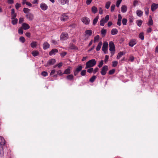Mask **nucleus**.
I'll list each match as a JSON object with an SVG mask.
<instances>
[{"label": "nucleus", "mask_w": 158, "mask_h": 158, "mask_svg": "<svg viewBox=\"0 0 158 158\" xmlns=\"http://www.w3.org/2000/svg\"><path fill=\"white\" fill-rule=\"evenodd\" d=\"M16 14L15 13V10L12 9L11 10V19H13L16 17Z\"/></svg>", "instance_id": "18"}, {"label": "nucleus", "mask_w": 158, "mask_h": 158, "mask_svg": "<svg viewBox=\"0 0 158 158\" xmlns=\"http://www.w3.org/2000/svg\"><path fill=\"white\" fill-rule=\"evenodd\" d=\"M19 41L23 43H24L25 41V38L21 36L19 38Z\"/></svg>", "instance_id": "42"}, {"label": "nucleus", "mask_w": 158, "mask_h": 158, "mask_svg": "<svg viewBox=\"0 0 158 158\" xmlns=\"http://www.w3.org/2000/svg\"><path fill=\"white\" fill-rule=\"evenodd\" d=\"M108 69V67L107 65L104 66L102 69L101 73L102 75L104 76L106 75L107 71Z\"/></svg>", "instance_id": "3"}, {"label": "nucleus", "mask_w": 158, "mask_h": 158, "mask_svg": "<svg viewBox=\"0 0 158 158\" xmlns=\"http://www.w3.org/2000/svg\"><path fill=\"white\" fill-rule=\"evenodd\" d=\"M101 33L102 35H103L104 36H105L106 32V29H102L101 31Z\"/></svg>", "instance_id": "45"}, {"label": "nucleus", "mask_w": 158, "mask_h": 158, "mask_svg": "<svg viewBox=\"0 0 158 158\" xmlns=\"http://www.w3.org/2000/svg\"><path fill=\"white\" fill-rule=\"evenodd\" d=\"M31 54L33 56L35 57L38 55L39 53L37 51H33L31 52Z\"/></svg>", "instance_id": "31"}, {"label": "nucleus", "mask_w": 158, "mask_h": 158, "mask_svg": "<svg viewBox=\"0 0 158 158\" xmlns=\"http://www.w3.org/2000/svg\"><path fill=\"white\" fill-rule=\"evenodd\" d=\"M24 21V19L23 18H20L19 19V23L21 24Z\"/></svg>", "instance_id": "61"}, {"label": "nucleus", "mask_w": 158, "mask_h": 158, "mask_svg": "<svg viewBox=\"0 0 158 158\" xmlns=\"http://www.w3.org/2000/svg\"><path fill=\"white\" fill-rule=\"evenodd\" d=\"M109 56L108 55H106L105 58L104 62L105 64H106L108 61Z\"/></svg>", "instance_id": "54"}, {"label": "nucleus", "mask_w": 158, "mask_h": 158, "mask_svg": "<svg viewBox=\"0 0 158 158\" xmlns=\"http://www.w3.org/2000/svg\"><path fill=\"white\" fill-rule=\"evenodd\" d=\"M67 54V52H63L60 54L61 56L64 57Z\"/></svg>", "instance_id": "64"}, {"label": "nucleus", "mask_w": 158, "mask_h": 158, "mask_svg": "<svg viewBox=\"0 0 158 158\" xmlns=\"http://www.w3.org/2000/svg\"><path fill=\"white\" fill-rule=\"evenodd\" d=\"M69 48L71 49H77V48L76 47V46L73 44H70Z\"/></svg>", "instance_id": "39"}, {"label": "nucleus", "mask_w": 158, "mask_h": 158, "mask_svg": "<svg viewBox=\"0 0 158 158\" xmlns=\"http://www.w3.org/2000/svg\"><path fill=\"white\" fill-rule=\"evenodd\" d=\"M99 69L98 67L95 68L93 70V73L94 74H95L98 70Z\"/></svg>", "instance_id": "60"}, {"label": "nucleus", "mask_w": 158, "mask_h": 158, "mask_svg": "<svg viewBox=\"0 0 158 158\" xmlns=\"http://www.w3.org/2000/svg\"><path fill=\"white\" fill-rule=\"evenodd\" d=\"M40 7L41 8L44 10H45L48 9L47 5L44 3H42L40 4Z\"/></svg>", "instance_id": "13"}, {"label": "nucleus", "mask_w": 158, "mask_h": 158, "mask_svg": "<svg viewBox=\"0 0 158 158\" xmlns=\"http://www.w3.org/2000/svg\"><path fill=\"white\" fill-rule=\"evenodd\" d=\"M23 28L22 27L19 28L18 29V33L19 34L22 35L23 34Z\"/></svg>", "instance_id": "40"}, {"label": "nucleus", "mask_w": 158, "mask_h": 158, "mask_svg": "<svg viewBox=\"0 0 158 158\" xmlns=\"http://www.w3.org/2000/svg\"><path fill=\"white\" fill-rule=\"evenodd\" d=\"M56 62V60L54 59H51L48 61L46 66H47L54 64Z\"/></svg>", "instance_id": "6"}, {"label": "nucleus", "mask_w": 158, "mask_h": 158, "mask_svg": "<svg viewBox=\"0 0 158 158\" xmlns=\"http://www.w3.org/2000/svg\"><path fill=\"white\" fill-rule=\"evenodd\" d=\"M85 35H88L89 36H91L92 35V31L91 30H87L85 31Z\"/></svg>", "instance_id": "25"}, {"label": "nucleus", "mask_w": 158, "mask_h": 158, "mask_svg": "<svg viewBox=\"0 0 158 158\" xmlns=\"http://www.w3.org/2000/svg\"><path fill=\"white\" fill-rule=\"evenodd\" d=\"M96 78V77L95 76H93L89 79V81L91 82H93Z\"/></svg>", "instance_id": "36"}, {"label": "nucleus", "mask_w": 158, "mask_h": 158, "mask_svg": "<svg viewBox=\"0 0 158 158\" xmlns=\"http://www.w3.org/2000/svg\"><path fill=\"white\" fill-rule=\"evenodd\" d=\"M30 10L27 8H24L23 9V11L25 13H27L30 11Z\"/></svg>", "instance_id": "43"}, {"label": "nucleus", "mask_w": 158, "mask_h": 158, "mask_svg": "<svg viewBox=\"0 0 158 158\" xmlns=\"http://www.w3.org/2000/svg\"><path fill=\"white\" fill-rule=\"evenodd\" d=\"M91 10L93 13L95 14L98 11V9L95 6H93L91 8Z\"/></svg>", "instance_id": "28"}, {"label": "nucleus", "mask_w": 158, "mask_h": 158, "mask_svg": "<svg viewBox=\"0 0 158 158\" xmlns=\"http://www.w3.org/2000/svg\"><path fill=\"white\" fill-rule=\"evenodd\" d=\"M149 8L148 7H146L144 9L145 14L147 15L149 14Z\"/></svg>", "instance_id": "57"}, {"label": "nucleus", "mask_w": 158, "mask_h": 158, "mask_svg": "<svg viewBox=\"0 0 158 158\" xmlns=\"http://www.w3.org/2000/svg\"><path fill=\"white\" fill-rule=\"evenodd\" d=\"M82 69V66L81 65H79L78 66V67H77L76 69L74 70V74L75 76H76L77 75L78 73Z\"/></svg>", "instance_id": "5"}, {"label": "nucleus", "mask_w": 158, "mask_h": 158, "mask_svg": "<svg viewBox=\"0 0 158 158\" xmlns=\"http://www.w3.org/2000/svg\"><path fill=\"white\" fill-rule=\"evenodd\" d=\"M103 64V60H102L100 62L99 64L98 65V66L99 68H101Z\"/></svg>", "instance_id": "55"}, {"label": "nucleus", "mask_w": 158, "mask_h": 158, "mask_svg": "<svg viewBox=\"0 0 158 158\" xmlns=\"http://www.w3.org/2000/svg\"><path fill=\"white\" fill-rule=\"evenodd\" d=\"M136 14L137 16L140 17L143 15V12L140 10H137L136 11Z\"/></svg>", "instance_id": "34"}, {"label": "nucleus", "mask_w": 158, "mask_h": 158, "mask_svg": "<svg viewBox=\"0 0 158 158\" xmlns=\"http://www.w3.org/2000/svg\"><path fill=\"white\" fill-rule=\"evenodd\" d=\"M153 24V21L152 20V18L151 17V16L150 17L149 19V21L148 22V24L149 26L152 25Z\"/></svg>", "instance_id": "33"}, {"label": "nucleus", "mask_w": 158, "mask_h": 158, "mask_svg": "<svg viewBox=\"0 0 158 158\" xmlns=\"http://www.w3.org/2000/svg\"><path fill=\"white\" fill-rule=\"evenodd\" d=\"M5 140L4 138L2 136H0V144L1 148H2V146H4L5 144Z\"/></svg>", "instance_id": "14"}, {"label": "nucleus", "mask_w": 158, "mask_h": 158, "mask_svg": "<svg viewBox=\"0 0 158 158\" xmlns=\"http://www.w3.org/2000/svg\"><path fill=\"white\" fill-rule=\"evenodd\" d=\"M109 50L111 52H114L115 51V47L114 43L112 41H110L109 43Z\"/></svg>", "instance_id": "4"}, {"label": "nucleus", "mask_w": 158, "mask_h": 158, "mask_svg": "<svg viewBox=\"0 0 158 158\" xmlns=\"http://www.w3.org/2000/svg\"><path fill=\"white\" fill-rule=\"evenodd\" d=\"M99 16L98 15L94 19L93 21V24L94 25H95L97 23L99 19Z\"/></svg>", "instance_id": "30"}, {"label": "nucleus", "mask_w": 158, "mask_h": 158, "mask_svg": "<svg viewBox=\"0 0 158 158\" xmlns=\"http://www.w3.org/2000/svg\"><path fill=\"white\" fill-rule=\"evenodd\" d=\"M21 6V4L18 3H17L15 5V7L17 10H18Z\"/></svg>", "instance_id": "47"}, {"label": "nucleus", "mask_w": 158, "mask_h": 158, "mask_svg": "<svg viewBox=\"0 0 158 158\" xmlns=\"http://www.w3.org/2000/svg\"><path fill=\"white\" fill-rule=\"evenodd\" d=\"M122 19V17L120 14H118V19L117 22V24L120 26L121 25V21Z\"/></svg>", "instance_id": "19"}, {"label": "nucleus", "mask_w": 158, "mask_h": 158, "mask_svg": "<svg viewBox=\"0 0 158 158\" xmlns=\"http://www.w3.org/2000/svg\"><path fill=\"white\" fill-rule=\"evenodd\" d=\"M68 19V17L67 15L64 14L62 15L60 17V19L61 21H65Z\"/></svg>", "instance_id": "17"}, {"label": "nucleus", "mask_w": 158, "mask_h": 158, "mask_svg": "<svg viewBox=\"0 0 158 158\" xmlns=\"http://www.w3.org/2000/svg\"><path fill=\"white\" fill-rule=\"evenodd\" d=\"M4 152L3 149L2 148H1V149L0 151V156L1 157L3 156Z\"/></svg>", "instance_id": "49"}, {"label": "nucleus", "mask_w": 158, "mask_h": 158, "mask_svg": "<svg viewBox=\"0 0 158 158\" xmlns=\"http://www.w3.org/2000/svg\"><path fill=\"white\" fill-rule=\"evenodd\" d=\"M102 45V42H100L98 43V46L96 48V50L98 51L100 50Z\"/></svg>", "instance_id": "26"}, {"label": "nucleus", "mask_w": 158, "mask_h": 158, "mask_svg": "<svg viewBox=\"0 0 158 158\" xmlns=\"http://www.w3.org/2000/svg\"><path fill=\"white\" fill-rule=\"evenodd\" d=\"M142 23L143 21L140 19L136 21L137 25L139 27L141 26Z\"/></svg>", "instance_id": "37"}, {"label": "nucleus", "mask_w": 158, "mask_h": 158, "mask_svg": "<svg viewBox=\"0 0 158 158\" xmlns=\"http://www.w3.org/2000/svg\"><path fill=\"white\" fill-rule=\"evenodd\" d=\"M139 37L142 40L144 39V33L143 32H141L139 35Z\"/></svg>", "instance_id": "32"}, {"label": "nucleus", "mask_w": 158, "mask_h": 158, "mask_svg": "<svg viewBox=\"0 0 158 158\" xmlns=\"http://www.w3.org/2000/svg\"><path fill=\"white\" fill-rule=\"evenodd\" d=\"M58 52V50L56 49H52L49 53V55L50 56L53 55L55 54V53H57Z\"/></svg>", "instance_id": "22"}, {"label": "nucleus", "mask_w": 158, "mask_h": 158, "mask_svg": "<svg viewBox=\"0 0 158 158\" xmlns=\"http://www.w3.org/2000/svg\"><path fill=\"white\" fill-rule=\"evenodd\" d=\"M66 79L69 80H72L74 79V77L72 74H70L67 76Z\"/></svg>", "instance_id": "29"}, {"label": "nucleus", "mask_w": 158, "mask_h": 158, "mask_svg": "<svg viewBox=\"0 0 158 158\" xmlns=\"http://www.w3.org/2000/svg\"><path fill=\"white\" fill-rule=\"evenodd\" d=\"M58 3L61 5H64L69 3V0H57Z\"/></svg>", "instance_id": "9"}, {"label": "nucleus", "mask_w": 158, "mask_h": 158, "mask_svg": "<svg viewBox=\"0 0 158 158\" xmlns=\"http://www.w3.org/2000/svg\"><path fill=\"white\" fill-rule=\"evenodd\" d=\"M137 43L136 40L135 39L131 40L129 42V45L131 47H133Z\"/></svg>", "instance_id": "10"}, {"label": "nucleus", "mask_w": 158, "mask_h": 158, "mask_svg": "<svg viewBox=\"0 0 158 158\" xmlns=\"http://www.w3.org/2000/svg\"><path fill=\"white\" fill-rule=\"evenodd\" d=\"M22 27L24 30H26L30 28V26L29 25L25 23H22Z\"/></svg>", "instance_id": "15"}, {"label": "nucleus", "mask_w": 158, "mask_h": 158, "mask_svg": "<svg viewBox=\"0 0 158 158\" xmlns=\"http://www.w3.org/2000/svg\"><path fill=\"white\" fill-rule=\"evenodd\" d=\"M99 13L100 14H102L103 13V9L101 7H99Z\"/></svg>", "instance_id": "63"}, {"label": "nucleus", "mask_w": 158, "mask_h": 158, "mask_svg": "<svg viewBox=\"0 0 158 158\" xmlns=\"http://www.w3.org/2000/svg\"><path fill=\"white\" fill-rule=\"evenodd\" d=\"M127 19H126L124 18L122 20V23L123 25H126L127 24Z\"/></svg>", "instance_id": "44"}, {"label": "nucleus", "mask_w": 158, "mask_h": 158, "mask_svg": "<svg viewBox=\"0 0 158 158\" xmlns=\"http://www.w3.org/2000/svg\"><path fill=\"white\" fill-rule=\"evenodd\" d=\"M138 4V1L135 0L133 2V5L134 6H135Z\"/></svg>", "instance_id": "62"}, {"label": "nucleus", "mask_w": 158, "mask_h": 158, "mask_svg": "<svg viewBox=\"0 0 158 158\" xmlns=\"http://www.w3.org/2000/svg\"><path fill=\"white\" fill-rule=\"evenodd\" d=\"M109 16L108 15H106L105 18H102L100 21V25L101 26H104L105 23H106L109 20Z\"/></svg>", "instance_id": "2"}, {"label": "nucleus", "mask_w": 158, "mask_h": 158, "mask_svg": "<svg viewBox=\"0 0 158 158\" xmlns=\"http://www.w3.org/2000/svg\"><path fill=\"white\" fill-rule=\"evenodd\" d=\"M26 16L29 21L32 20L34 17L33 15L31 13H28L26 15Z\"/></svg>", "instance_id": "8"}, {"label": "nucleus", "mask_w": 158, "mask_h": 158, "mask_svg": "<svg viewBox=\"0 0 158 158\" xmlns=\"http://www.w3.org/2000/svg\"><path fill=\"white\" fill-rule=\"evenodd\" d=\"M110 4H111V2H110L108 1V2H107L106 3V4L105 5V8L107 9H109L110 6Z\"/></svg>", "instance_id": "41"}, {"label": "nucleus", "mask_w": 158, "mask_h": 158, "mask_svg": "<svg viewBox=\"0 0 158 158\" xmlns=\"http://www.w3.org/2000/svg\"><path fill=\"white\" fill-rule=\"evenodd\" d=\"M41 75L44 76L46 77L48 75V73L46 71H43L41 73Z\"/></svg>", "instance_id": "53"}, {"label": "nucleus", "mask_w": 158, "mask_h": 158, "mask_svg": "<svg viewBox=\"0 0 158 158\" xmlns=\"http://www.w3.org/2000/svg\"><path fill=\"white\" fill-rule=\"evenodd\" d=\"M70 73V69H69L68 68L65 69V70L64 71V73H63L64 74H68Z\"/></svg>", "instance_id": "38"}, {"label": "nucleus", "mask_w": 158, "mask_h": 158, "mask_svg": "<svg viewBox=\"0 0 158 158\" xmlns=\"http://www.w3.org/2000/svg\"><path fill=\"white\" fill-rule=\"evenodd\" d=\"M122 1V0H117L116 3V6L117 7H118L119 6L121 2Z\"/></svg>", "instance_id": "50"}, {"label": "nucleus", "mask_w": 158, "mask_h": 158, "mask_svg": "<svg viewBox=\"0 0 158 158\" xmlns=\"http://www.w3.org/2000/svg\"><path fill=\"white\" fill-rule=\"evenodd\" d=\"M30 45L32 48H36L37 46V42L36 41H32Z\"/></svg>", "instance_id": "24"}, {"label": "nucleus", "mask_w": 158, "mask_h": 158, "mask_svg": "<svg viewBox=\"0 0 158 158\" xmlns=\"http://www.w3.org/2000/svg\"><path fill=\"white\" fill-rule=\"evenodd\" d=\"M118 30L116 28L113 29L111 31V34L112 35H114L117 34Z\"/></svg>", "instance_id": "27"}, {"label": "nucleus", "mask_w": 158, "mask_h": 158, "mask_svg": "<svg viewBox=\"0 0 158 158\" xmlns=\"http://www.w3.org/2000/svg\"><path fill=\"white\" fill-rule=\"evenodd\" d=\"M127 10V6L125 5H123L121 7V11L123 13H125Z\"/></svg>", "instance_id": "21"}, {"label": "nucleus", "mask_w": 158, "mask_h": 158, "mask_svg": "<svg viewBox=\"0 0 158 158\" xmlns=\"http://www.w3.org/2000/svg\"><path fill=\"white\" fill-rule=\"evenodd\" d=\"M99 35H97L95 36L94 38V42L95 43L96 42H97L99 40Z\"/></svg>", "instance_id": "48"}, {"label": "nucleus", "mask_w": 158, "mask_h": 158, "mask_svg": "<svg viewBox=\"0 0 158 158\" xmlns=\"http://www.w3.org/2000/svg\"><path fill=\"white\" fill-rule=\"evenodd\" d=\"M115 72V69H113L111 70H110L109 72L108 73L109 75H112Z\"/></svg>", "instance_id": "46"}, {"label": "nucleus", "mask_w": 158, "mask_h": 158, "mask_svg": "<svg viewBox=\"0 0 158 158\" xmlns=\"http://www.w3.org/2000/svg\"><path fill=\"white\" fill-rule=\"evenodd\" d=\"M158 8V4L153 3L152 4L151 6V9L152 11H154Z\"/></svg>", "instance_id": "12"}, {"label": "nucleus", "mask_w": 158, "mask_h": 158, "mask_svg": "<svg viewBox=\"0 0 158 158\" xmlns=\"http://www.w3.org/2000/svg\"><path fill=\"white\" fill-rule=\"evenodd\" d=\"M57 75H59L60 76H61L63 74H64L63 73H62V71L61 70H59L58 71H57Z\"/></svg>", "instance_id": "59"}, {"label": "nucleus", "mask_w": 158, "mask_h": 158, "mask_svg": "<svg viewBox=\"0 0 158 158\" xmlns=\"http://www.w3.org/2000/svg\"><path fill=\"white\" fill-rule=\"evenodd\" d=\"M50 47V44L47 42H44L43 44V48L44 50L49 48Z\"/></svg>", "instance_id": "20"}, {"label": "nucleus", "mask_w": 158, "mask_h": 158, "mask_svg": "<svg viewBox=\"0 0 158 158\" xmlns=\"http://www.w3.org/2000/svg\"><path fill=\"white\" fill-rule=\"evenodd\" d=\"M125 53L123 52H119L117 55V59H119L123 55H124Z\"/></svg>", "instance_id": "23"}, {"label": "nucleus", "mask_w": 158, "mask_h": 158, "mask_svg": "<svg viewBox=\"0 0 158 158\" xmlns=\"http://www.w3.org/2000/svg\"><path fill=\"white\" fill-rule=\"evenodd\" d=\"M81 21L83 23L86 25L89 24L90 22L89 19L86 17L82 18L81 19Z\"/></svg>", "instance_id": "7"}, {"label": "nucleus", "mask_w": 158, "mask_h": 158, "mask_svg": "<svg viewBox=\"0 0 158 158\" xmlns=\"http://www.w3.org/2000/svg\"><path fill=\"white\" fill-rule=\"evenodd\" d=\"M108 43L107 42H104L103 44V46L102 47V51H105L106 50H107L108 48Z\"/></svg>", "instance_id": "16"}, {"label": "nucleus", "mask_w": 158, "mask_h": 158, "mask_svg": "<svg viewBox=\"0 0 158 158\" xmlns=\"http://www.w3.org/2000/svg\"><path fill=\"white\" fill-rule=\"evenodd\" d=\"M86 73V70H83L81 72V74L82 76H84L85 75Z\"/></svg>", "instance_id": "51"}, {"label": "nucleus", "mask_w": 158, "mask_h": 158, "mask_svg": "<svg viewBox=\"0 0 158 158\" xmlns=\"http://www.w3.org/2000/svg\"><path fill=\"white\" fill-rule=\"evenodd\" d=\"M96 64V61L95 59H92L87 61L86 63L85 69L93 67Z\"/></svg>", "instance_id": "1"}, {"label": "nucleus", "mask_w": 158, "mask_h": 158, "mask_svg": "<svg viewBox=\"0 0 158 158\" xmlns=\"http://www.w3.org/2000/svg\"><path fill=\"white\" fill-rule=\"evenodd\" d=\"M90 68L87 69V71L89 73H92L93 71V68Z\"/></svg>", "instance_id": "52"}, {"label": "nucleus", "mask_w": 158, "mask_h": 158, "mask_svg": "<svg viewBox=\"0 0 158 158\" xmlns=\"http://www.w3.org/2000/svg\"><path fill=\"white\" fill-rule=\"evenodd\" d=\"M18 21V19L16 18H15V19H12L11 23L13 25H15L17 23Z\"/></svg>", "instance_id": "35"}, {"label": "nucleus", "mask_w": 158, "mask_h": 158, "mask_svg": "<svg viewBox=\"0 0 158 158\" xmlns=\"http://www.w3.org/2000/svg\"><path fill=\"white\" fill-rule=\"evenodd\" d=\"M68 37V35L67 33H62L60 35V39L61 40H64L67 39Z\"/></svg>", "instance_id": "11"}, {"label": "nucleus", "mask_w": 158, "mask_h": 158, "mask_svg": "<svg viewBox=\"0 0 158 158\" xmlns=\"http://www.w3.org/2000/svg\"><path fill=\"white\" fill-rule=\"evenodd\" d=\"M115 6V5H114V4L112 5L111 6L110 10H111V12H113L114 10Z\"/></svg>", "instance_id": "58"}, {"label": "nucleus", "mask_w": 158, "mask_h": 158, "mask_svg": "<svg viewBox=\"0 0 158 158\" xmlns=\"http://www.w3.org/2000/svg\"><path fill=\"white\" fill-rule=\"evenodd\" d=\"M118 62L117 61H114L112 62V66L113 67H115L117 65Z\"/></svg>", "instance_id": "56"}]
</instances>
